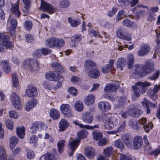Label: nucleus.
Masks as SVG:
<instances>
[{
  "instance_id": "1",
  "label": "nucleus",
  "mask_w": 160,
  "mask_h": 160,
  "mask_svg": "<svg viewBox=\"0 0 160 160\" xmlns=\"http://www.w3.org/2000/svg\"><path fill=\"white\" fill-rule=\"evenodd\" d=\"M151 85V83L147 82H138L135 83L134 85L132 86L133 90L132 99L135 100L136 98L140 96V94H143L146 92V87Z\"/></svg>"
},
{
  "instance_id": "2",
  "label": "nucleus",
  "mask_w": 160,
  "mask_h": 160,
  "mask_svg": "<svg viewBox=\"0 0 160 160\" xmlns=\"http://www.w3.org/2000/svg\"><path fill=\"white\" fill-rule=\"evenodd\" d=\"M9 36L5 35L4 33H0V52H2L4 51V48L1 44H2L7 48H10L12 47V44L8 41Z\"/></svg>"
},
{
  "instance_id": "3",
  "label": "nucleus",
  "mask_w": 160,
  "mask_h": 160,
  "mask_svg": "<svg viewBox=\"0 0 160 160\" xmlns=\"http://www.w3.org/2000/svg\"><path fill=\"white\" fill-rule=\"evenodd\" d=\"M39 62L37 60L35 61L33 59L28 58L26 59L23 64L27 66L32 71L38 70L39 68Z\"/></svg>"
},
{
  "instance_id": "4",
  "label": "nucleus",
  "mask_w": 160,
  "mask_h": 160,
  "mask_svg": "<svg viewBox=\"0 0 160 160\" xmlns=\"http://www.w3.org/2000/svg\"><path fill=\"white\" fill-rule=\"evenodd\" d=\"M48 127L47 125L42 122H37L32 123L30 129L32 130V133H35L37 131H41L45 130Z\"/></svg>"
},
{
  "instance_id": "5",
  "label": "nucleus",
  "mask_w": 160,
  "mask_h": 160,
  "mask_svg": "<svg viewBox=\"0 0 160 160\" xmlns=\"http://www.w3.org/2000/svg\"><path fill=\"white\" fill-rule=\"evenodd\" d=\"M60 109L62 113L66 117L72 118L74 114L70 109V107L68 104H62L60 107Z\"/></svg>"
},
{
  "instance_id": "6",
  "label": "nucleus",
  "mask_w": 160,
  "mask_h": 160,
  "mask_svg": "<svg viewBox=\"0 0 160 160\" xmlns=\"http://www.w3.org/2000/svg\"><path fill=\"white\" fill-rule=\"evenodd\" d=\"M40 9L43 12H46L51 14L55 11V9L50 3L43 0H41Z\"/></svg>"
},
{
  "instance_id": "7",
  "label": "nucleus",
  "mask_w": 160,
  "mask_h": 160,
  "mask_svg": "<svg viewBox=\"0 0 160 160\" xmlns=\"http://www.w3.org/2000/svg\"><path fill=\"white\" fill-rule=\"evenodd\" d=\"M118 120L117 117H112L106 121L104 123V128L108 129L113 128L118 124Z\"/></svg>"
},
{
  "instance_id": "8",
  "label": "nucleus",
  "mask_w": 160,
  "mask_h": 160,
  "mask_svg": "<svg viewBox=\"0 0 160 160\" xmlns=\"http://www.w3.org/2000/svg\"><path fill=\"white\" fill-rule=\"evenodd\" d=\"M138 122L140 126L141 127L142 126L145 132H148L153 127V124L152 123H147V119L145 118H140Z\"/></svg>"
},
{
  "instance_id": "9",
  "label": "nucleus",
  "mask_w": 160,
  "mask_h": 160,
  "mask_svg": "<svg viewBox=\"0 0 160 160\" xmlns=\"http://www.w3.org/2000/svg\"><path fill=\"white\" fill-rule=\"evenodd\" d=\"M118 82H111L106 84L104 88V91L107 92H111L116 91L120 87Z\"/></svg>"
},
{
  "instance_id": "10",
  "label": "nucleus",
  "mask_w": 160,
  "mask_h": 160,
  "mask_svg": "<svg viewBox=\"0 0 160 160\" xmlns=\"http://www.w3.org/2000/svg\"><path fill=\"white\" fill-rule=\"evenodd\" d=\"M46 79L51 81H56L61 79L62 76L59 73L56 72H52L46 73L45 75Z\"/></svg>"
},
{
  "instance_id": "11",
  "label": "nucleus",
  "mask_w": 160,
  "mask_h": 160,
  "mask_svg": "<svg viewBox=\"0 0 160 160\" xmlns=\"http://www.w3.org/2000/svg\"><path fill=\"white\" fill-rule=\"evenodd\" d=\"M11 103L16 108L18 109L21 108V105L20 103L19 97L15 93H11Z\"/></svg>"
},
{
  "instance_id": "12",
  "label": "nucleus",
  "mask_w": 160,
  "mask_h": 160,
  "mask_svg": "<svg viewBox=\"0 0 160 160\" xmlns=\"http://www.w3.org/2000/svg\"><path fill=\"white\" fill-rule=\"evenodd\" d=\"M134 73L140 78L144 76L145 75L144 69V65L142 64H136L135 66Z\"/></svg>"
},
{
  "instance_id": "13",
  "label": "nucleus",
  "mask_w": 160,
  "mask_h": 160,
  "mask_svg": "<svg viewBox=\"0 0 160 160\" xmlns=\"http://www.w3.org/2000/svg\"><path fill=\"white\" fill-rule=\"evenodd\" d=\"M114 60H111L109 61V64L106 65L103 67L102 70L103 73L105 74L108 72H111L114 70L113 65Z\"/></svg>"
},
{
  "instance_id": "14",
  "label": "nucleus",
  "mask_w": 160,
  "mask_h": 160,
  "mask_svg": "<svg viewBox=\"0 0 160 160\" xmlns=\"http://www.w3.org/2000/svg\"><path fill=\"white\" fill-rule=\"evenodd\" d=\"M82 120L85 123L90 124L93 120V115L89 112H86L82 114Z\"/></svg>"
},
{
  "instance_id": "15",
  "label": "nucleus",
  "mask_w": 160,
  "mask_h": 160,
  "mask_svg": "<svg viewBox=\"0 0 160 160\" xmlns=\"http://www.w3.org/2000/svg\"><path fill=\"white\" fill-rule=\"evenodd\" d=\"M150 46L147 45L145 44L140 47V49L138 52V55L139 56H143L146 55L150 52Z\"/></svg>"
},
{
  "instance_id": "16",
  "label": "nucleus",
  "mask_w": 160,
  "mask_h": 160,
  "mask_svg": "<svg viewBox=\"0 0 160 160\" xmlns=\"http://www.w3.org/2000/svg\"><path fill=\"white\" fill-rule=\"evenodd\" d=\"M143 143L142 139L140 136L135 137L134 139L133 146L134 148L136 150L139 149Z\"/></svg>"
},
{
  "instance_id": "17",
  "label": "nucleus",
  "mask_w": 160,
  "mask_h": 160,
  "mask_svg": "<svg viewBox=\"0 0 160 160\" xmlns=\"http://www.w3.org/2000/svg\"><path fill=\"white\" fill-rule=\"evenodd\" d=\"M26 93L28 97H32L37 95L38 92L35 87L29 86L26 91Z\"/></svg>"
},
{
  "instance_id": "18",
  "label": "nucleus",
  "mask_w": 160,
  "mask_h": 160,
  "mask_svg": "<svg viewBox=\"0 0 160 160\" xmlns=\"http://www.w3.org/2000/svg\"><path fill=\"white\" fill-rule=\"evenodd\" d=\"M153 66V63L152 61H146L145 65L144 66L145 75L152 72L154 69Z\"/></svg>"
},
{
  "instance_id": "19",
  "label": "nucleus",
  "mask_w": 160,
  "mask_h": 160,
  "mask_svg": "<svg viewBox=\"0 0 160 160\" xmlns=\"http://www.w3.org/2000/svg\"><path fill=\"white\" fill-rule=\"evenodd\" d=\"M98 108L103 112H107L111 108L110 104L106 102H99L98 104Z\"/></svg>"
},
{
  "instance_id": "20",
  "label": "nucleus",
  "mask_w": 160,
  "mask_h": 160,
  "mask_svg": "<svg viewBox=\"0 0 160 160\" xmlns=\"http://www.w3.org/2000/svg\"><path fill=\"white\" fill-rule=\"evenodd\" d=\"M69 123L67 120L62 119L59 122V127L60 131H63L67 128L69 125Z\"/></svg>"
},
{
  "instance_id": "21",
  "label": "nucleus",
  "mask_w": 160,
  "mask_h": 160,
  "mask_svg": "<svg viewBox=\"0 0 160 160\" xmlns=\"http://www.w3.org/2000/svg\"><path fill=\"white\" fill-rule=\"evenodd\" d=\"M89 76L93 78H97L100 76V72L99 70L95 68L90 69L88 72Z\"/></svg>"
},
{
  "instance_id": "22",
  "label": "nucleus",
  "mask_w": 160,
  "mask_h": 160,
  "mask_svg": "<svg viewBox=\"0 0 160 160\" xmlns=\"http://www.w3.org/2000/svg\"><path fill=\"white\" fill-rule=\"evenodd\" d=\"M51 66L54 69L58 72H63L66 70L65 67H63L60 64L57 62H53L51 64Z\"/></svg>"
},
{
  "instance_id": "23",
  "label": "nucleus",
  "mask_w": 160,
  "mask_h": 160,
  "mask_svg": "<svg viewBox=\"0 0 160 160\" xmlns=\"http://www.w3.org/2000/svg\"><path fill=\"white\" fill-rule=\"evenodd\" d=\"M85 153L89 158H92L95 155V150L91 147H87L85 149Z\"/></svg>"
},
{
  "instance_id": "24",
  "label": "nucleus",
  "mask_w": 160,
  "mask_h": 160,
  "mask_svg": "<svg viewBox=\"0 0 160 160\" xmlns=\"http://www.w3.org/2000/svg\"><path fill=\"white\" fill-rule=\"evenodd\" d=\"M57 146L59 153H62L66 146L65 141L63 140H58L57 143Z\"/></svg>"
},
{
  "instance_id": "25",
  "label": "nucleus",
  "mask_w": 160,
  "mask_h": 160,
  "mask_svg": "<svg viewBox=\"0 0 160 160\" xmlns=\"http://www.w3.org/2000/svg\"><path fill=\"white\" fill-rule=\"evenodd\" d=\"M49 114L50 117L54 120L58 119L60 117L59 111L55 109H52L50 110Z\"/></svg>"
},
{
  "instance_id": "26",
  "label": "nucleus",
  "mask_w": 160,
  "mask_h": 160,
  "mask_svg": "<svg viewBox=\"0 0 160 160\" xmlns=\"http://www.w3.org/2000/svg\"><path fill=\"white\" fill-rule=\"evenodd\" d=\"M95 98L93 94H90L86 96L84 99V102L87 105L92 104L95 101Z\"/></svg>"
},
{
  "instance_id": "27",
  "label": "nucleus",
  "mask_w": 160,
  "mask_h": 160,
  "mask_svg": "<svg viewBox=\"0 0 160 160\" xmlns=\"http://www.w3.org/2000/svg\"><path fill=\"white\" fill-rule=\"evenodd\" d=\"M130 127L135 130H140L141 127L140 126L138 122L134 120H130L129 122Z\"/></svg>"
},
{
  "instance_id": "28",
  "label": "nucleus",
  "mask_w": 160,
  "mask_h": 160,
  "mask_svg": "<svg viewBox=\"0 0 160 160\" xmlns=\"http://www.w3.org/2000/svg\"><path fill=\"white\" fill-rule=\"evenodd\" d=\"M1 65L5 72L8 73L10 72L11 69L10 65L7 60L2 61L1 62Z\"/></svg>"
},
{
  "instance_id": "29",
  "label": "nucleus",
  "mask_w": 160,
  "mask_h": 160,
  "mask_svg": "<svg viewBox=\"0 0 160 160\" xmlns=\"http://www.w3.org/2000/svg\"><path fill=\"white\" fill-rule=\"evenodd\" d=\"M12 6L11 11H12L18 18L19 16L21 14V12H20L18 9V4L17 3L13 4H12Z\"/></svg>"
},
{
  "instance_id": "30",
  "label": "nucleus",
  "mask_w": 160,
  "mask_h": 160,
  "mask_svg": "<svg viewBox=\"0 0 160 160\" xmlns=\"http://www.w3.org/2000/svg\"><path fill=\"white\" fill-rule=\"evenodd\" d=\"M74 108L78 112H82L84 109L83 103L80 101L76 102L74 106Z\"/></svg>"
},
{
  "instance_id": "31",
  "label": "nucleus",
  "mask_w": 160,
  "mask_h": 160,
  "mask_svg": "<svg viewBox=\"0 0 160 160\" xmlns=\"http://www.w3.org/2000/svg\"><path fill=\"white\" fill-rule=\"evenodd\" d=\"M126 63V60L123 58H120L118 60L117 62V68L122 70L123 68L125 67Z\"/></svg>"
},
{
  "instance_id": "32",
  "label": "nucleus",
  "mask_w": 160,
  "mask_h": 160,
  "mask_svg": "<svg viewBox=\"0 0 160 160\" xmlns=\"http://www.w3.org/2000/svg\"><path fill=\"white\" fill-rule=\"evenodd\" d=\"M80 140L79 139L73 140L69 142L70 148L73 152L78 147V143L80 142Z\"/></svg>"
},
{
  "instance_id": "33",
  "label": "nucleus",
  "mask_w": 160,
  "mask_h": 160,
  "mask_svg": "<svg viewBox=\"0 0 160 160\" xmlns=\"http://www.w3.org/2000/svg\"><path fill=\"white\" fill-rule=\"evenodd\" d=\"M126 13L124 10H121L118 11L117 15L115 19L116 22H118L120 20L122 19L123 18L126 17Z\"/></svg>"
},
{
  "instance_id": "34",
  "label": "nucleus",
  "mask_w": 160,
  "mask_h": 160,
  "mask_svg": "<svg viewBox=\"0 0 160 160\" xmlns=\"http://www.w3.org/2000/svg\"><path fill=\"white\" fill-rule=\"evenodd\" d=\"M18 142V138L14 136L11 137L9 139V146L10 149L12 150Z\"/></svg>"
},
{
  "instance_id": "35",
  "label": "nucleus",
  "mask_w": 160,
  "mask_h": 160,
  "mask_svg": "<svg viewBox=\"0 0 160 160\" xmlns=\"http://www.w3.org/2000/svg\"><path fill=\"white\" fill-rule=\"evenodd\" d=\"M37 101L36 100H32L28 102L26 105L25 108L27 111L33 108L36 105Z\"/></svg>"
},
{
  "instance_id": "36",
  "label": "nucleus",
  "mask_w": 160,
  "mask_h": 160,
  "mask_svg": "<svg viewBox=\"0 0 160 160\" xmlns=\"http://www.w3.org/2000/svg\"><path fill=\"white\" fill-rule=\"evenodd\" d=\"M68 21L71 25L73 27H76L81 23V21L79 19H73L71 17H69Z\"/></svg>"
},
{
  "instance_id": "37",
  "label": "nucleus",
  "mask_w": 160,
  "mask_h": 160,
  "mask_svg": "<svg viewBox=\"0 0 160 160\" xmlns=\"http://www.w3.org/2000/svg\"><path fill=\"white\" fill-rule=\"evenodd\" d=\"M55 38L52 37L47 40L45 42L46 45L49 47H55Z\"/></svg>"
},
{
  "instance_id": "38",
  "label": "nucleus",
  "mask_w": 160,
  "mask_h": 160,
  "mask_svg": "<svg viewBox=\"0 0 160 160\" xmlns=\"http://www.w3.org/2000/svg\"><path fill=\"white\" fill-rule=\"evenodd\" d=\"M16 133L21 139H23L25 135V129L24 128L18 127L16 128Z\"/></svg>"
},
{
  "instance_id": "39",
  "label": "nucleus",
  "mask_w": 160,
  "mask_h": 160,
  "mask_svg": "<svg viewBox=\"0 0 160 160\" xmlns=\"http://www.w3.org/2000/svg\"><path fill=\"white\" fill-rule=\"evenodd\" d=\"M113 151L112 147H107L103 150V155L106 157H110Z\"/></svg>"
},
{
  "instance_id": "40",
  "label": "nucleus",
  "mask_w": 160,
  "mask_h": 160,
  "mask_svg": "<svg viewBox=\"0 0 160 160\" xmlns=\"http://www.w3.org/2000/svg\"><path fill=\"white\" fill-rule=\"evenodd\" d=\"M0 158L1 160H7L6 150L4 148L0 145Z\"/></svg>"
},
{
  "instance_id": "41",
  "label": "nucleus",
  "mask_w": 160,
  "mask_h": 160,
  "mask_svg": "<svg viewBox=\"0 0 160 160\" xmlns=\"http://www.w3.org/2000/svg\"><path fill=\"white\" fill-rule=\"evenodd\" d=\"M123 25L128 27H131L135 24L134 22H130L128 18L124 19L122 22Z\"/></svg>"
},
{
  "instance_id": "42",
  "label": "nucleus",
  "mask_w": 160,
  "mask_h": 160,
  "mask_svg": "<svg viewBox=\"0 0 160 160\" xmlns=\"http://www.w3.org/2000/svg\"><path fill=\"white\" fill-rule=\"evenodd\" d=\"M128 68H131L134 63L133 56L131 54H129L128 56Z\"/></svg>"
},
{
  "instance_id": "43",
  "label": "nucleus",
  "mask_w": 160,
  "mask_h": 160,
  "mask_svg": "<svg viewBox=\"0 0 160 160\" xmlns=\"http://www.w3.org/2000/svg\"><path fill=\"white\" fill-rule=\"evenodd\" d=\"M40 160H55V159L52 154L47 153L41 156Z\"/></svg>"
},
{
  "instance_id": "44",
  "label": "nucleus",
  "mask_w": 160,
  "mask_h": 160,
  "mask_svg": "<svg viewBox=\"0 0 160 160\" xmlns=\"http://www.w3.org/2000/svg\"><path fill=\"white\" fill-rule=\"evenodd\" d=\"M114 145L117 148L123 150L125 148L124 146L121 141L117 139L114 141Z\"/></svg>"
},
{
  "instance_id": "45",
  "label": "nucleus",
  "mask_w": 160,
  "mask_h": 160,
  "mask_svg": "<svg viewBox=\"0 0 160 160\" xmlns=\"http://www.w3.org/2000/svg\"><path fill=\"white\" fill-rule=\"evenodd\" d=\"M64 41L62 39L59 38H56L55 42V47L61 48L64 46L65 44Z\"/></svg>"
},
{
  "instance_id": "46",
  "label": "nucleus",
  "mask_w": 160,
  "mask_h": 160,
  "mask_svg": "<svg viewBox=\"0 0 160 160\" xmlns=\"http://www.w3.org/2000/svg\"><path fill=\"white\" fill-rule=\"evenodd\" d=\"M70 4V2L68 0H62L59 2V6L62 8H67Z\"/></svg>"
},
{
  "instance_id": "47",
  "label": "nucleus",
  "mask_w": 160,
  "mask_h": 160,
  "mask_svg": "<svg viewBox=\"0 0 160 160\" xmlns=\"http://www.w3.org/2000/svg\"><path fill=\"white\" fill-rule=\"evenodd\" d=\"M92 134L94 139L96 141L101 139L103 137V135L101 133L95 131L93 132Z\"/></svg>"
},
{
  "instance_id": "48",
  "label": "nucleus",
  "mask_w": 160,
  "mask_h": 160,
  "mask_svg": "<svg viewBox=\"0 0 160 160\" xmlns=\"http://www.w3.org/2000/svg\"><path fill=\"white\" fill-rule=\"evenodd\" d=\"M12 80L13 86L16 87L18 84L19 82L15 73H13L12 75Z\"/></svg>"
},
{
  "instance_id": "49",
  "label": "nucleus",
  "mask_w": 160,
  "mask_h": 160,
  "mask_svg": "<svg viewBox=\"0 0 160 160\" xmlns=\"http://www.w3.org/2000/svg\"><path fill=\"white\" fill-rule=\"evenodd\" d=\"M95 66V63L90 59L86 60L84 64V66L86 68L94 67Z\"/></svg>"
},
{
  "instance_id": "50",
  "label": "nucleus",
  "mask_w": 160,
  "mask_h": 160,
  "mask_svg": "<svg viewBox=\"0 0 160 160\" xmlns=\"http://www.w3.org/2000/svg\"><path fill=\"white\" fill-rule=\"evenodd\" d=\"M148 94L149 97L153 100L157 98V95L152 89H150L148 90Z\"/></svg>"
},
{
  "instance_id": "51",
  "label": "nucleus",
  "mask_w": 160,
  "mask_h": 160,
  "mask_svg": "<svg viewBox=\"0 0 160 160\" xmlns=\"http://www.w3.org/2000/svg\"><path fill=\"white\" fill-rule=\"evenodd\" d=\"M122 139L125 144L127 146L130 144L129 137L127 135L125 134L122 137Z\"/></svg>"
},
{
  "instance_id": "52",
  "label": "nucleus",
  "mask_w": 160,
  "mask_h": 160,
  "mask_svg": "<svg viewBox=\"0 0 160 160\" xmlns=\"http://www.w3.org/2000/svg\"><path fill=\"white\" fill-rule=\"evenodd\" d=\"M6 124L7 127L10 130L13 128V122L9 119H7L6 121Z\"/></svg>"
},
{
  "instance_id": "53",
  "label": "nucleus",
  "mask_w": 160,
  "mask_h": 160,
  "mask_svg": "<svg viewBox=\"0 0 160 160\" xmlns=\"http://www.w3.org/2000/svg\"><path fill=\"white\" fill-rule=\"evenodd\" d=\"M160 74L159 70H156L152 76H150L148 78L149 79L152 80H155L158 78Z\"/></svg>"
},
{
  "instance_id": "54",
  "label": "nucleus",
  "mask_w": 160,
  "mask_h": 160,
  "mask_svg": "<svg viewBox=\"0 0 160 160\" xmlns=\"http://www.w3.org/2000/svg\"><path fill=\"white\" fill-rule=\"evenodd\" d=\"M68 91L69 93L73 96L77 95L78 90L74 87H71L68 88Z\"/></svg>"
},
{
  "instance_id": "55",
  "label": "nucleus",
  "mask_w": 160,
  "mask_h": 160,
  "mask_svg": "<svg viewBox=\"0 0 160 160\" xmlns=\"http://www.w3.org/2000/svg\"><path fill=\"white\" fill-rule=\"evenodd\" d=\"M33 55L36 58H39L42 55L41 49H37L33 52Z\"/></svg>"
},
{
  "instance_id": "56",
  "label": "nucleus",
  "mask_w": 160,
  "mask_h": 160,
  "mask_svg": "<svg viewBox=\"0 0 160 160\" xmlns=\"http://www.w3.org/2000/svg\"><path fill=\"white\" fill-rule=\"evenodd\" d=\"M78 136L80 139H83L86 136V133L85 131L80 130L78 133Z\"/></svg>"
},
{
  "instance_id": "57",
  "label": "nucleus",
  "mask_w": 160,
  "mask_h": 160,
  "mask_svg": "<svg viewBox=\"0 0 160 160\" xmlns=\"http://www.w3.org/2000/svg\"><path fill=\"white\" fill-rule=\"evenodd\" d=\"M42 55L46 56L51 53V51L50 49L46 48H43L41 49Z\"/></svg>"
},
{
  "instance_id": "58",
  "label": "nucleus",
  "mask_w": 160,
  "mask_h": 160,
  "mask_svg": "<svg viewBox=\"0 0 160 160\" xmlns=\"http://www.w3.org/2000/svg\"><path fill=\"white\" fill-rule=\"evenodd\" d=\"M10 21V25L11 28L15 29L17 25V23L16 21L14 19L10 20L9 18L8 21Z\"/></svg>"
},
{
  "instance_id": "59",
  "label": "nucleus",
  "mask_w": 160,
  "mask_h": 160,
  "mask_svg": "<svg viewBox=\"0 0 160 160\" xmlns=\"http://www.w3.org/2000/svg\"><path fill=\"white\" fill-rule=\"evenodd\" d=\"M35 156V154L34 152L31 150L27 151V157L29 159H33Z\"/></svg>"
},
{
  "instance_id": "60",
  "label": "nucleus",
  "mask_w": 160,
  "mask_h": 160,
  "mask_svg": "<svg viewBox=\"0 0 160 160\" xmlns=\"http://www.w3.org/2000/svg\"><path fill=\"white\" fill-rule=\"evenodd\" d=\"M9 116L11 118L17 119L18 118V115L15 111L12 110L9 112Z\"/></svg>"
},
{
  "instance_id": "61",
  "label": "nucleus",
  "mask_w": 160,
  "mask_h": 160,
  "mask_svg": "<svg viewBox=\"0 0 160 160\" xmlns=\"http://www.w3.org/2000/svg\"><path fill=\"white\" fill-rule=\"evenodd\" d=\"M116 34L118 37L122 39L124 38V35L123 34V32L121 29H117Z\"/></svg>"
},
{
  "instance_id": "62",
  "label": "nucleus",
  "mask_w": 160,
  "mask_h": 160,
  "mask_svg": "<svg viewBox=\"0 0 160 160\" xmlns=\"http://www.w3.org/2000/svg\"><path fill=\"white\" fill-rule=\"evenodd\" d=\"M117 11V9L115 7H113L112 8V9L111 10L108 11V15L109 17H111L113 16V15L116 13Z\"/></svg>"
},
{
  "instance_id": "63",
  "label": "nucleus",
  "mask_w": 160,
  "mask_h": 160,
  "mask_svg": "<svg viewBox=\"0 0 160 160\" xmlns=\"http://www.w3.org/2000/svg\"><path fill=\"white\" fill-rule=\"evenodd\" d=\"M130 0H118L119 3L122 6H126L130 3Z\"/></svg>"
},
{
  "instance_id": "64",
  "label": "nucleus",
  "mask_w": 160,
  "mask_h": 160,
  "mask_svg": "<svg viewBox=\"0 0 160 160\" xmlns=\"http://www.w3.org/2000/svg\"><path fill=\"white\" fill-rule=\"evenodd\" d=\"M135 108H132L128 109L127 111L128 115L131 117H134Z\"/></svg>"
}]
</instances>
